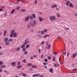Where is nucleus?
Segmentation results:
<instances>
[{"label": "nucleus", "instance_id": "nucleus-31", "mask_svg": "<svg viewBox=\"0 0 77 77\" xmlns=\"http://www.w3.org/2000/svg\"><path fill=\"white\" fill-rule=\"evenodd\" d=\"M14 32H15L14 30H13L11 32V34H14Z\"/></svg>", "mask_w": 77, "mask_h": 77}, {"label": "nucleus", "instance_id": "nucleus-3", "mask_svg": "<svg viewBox=\"0 0 77 77\" xmlns=\"http://www.w3.org/2000/svg\"><path fill=\"white\" fill-rule=\"evenodd\" d=\"M25 42L24 44H25V45H26L28 43H29V40H27V39H25L24 40Z\"/></svg>", "mask_w": 77, "mask_h": 77}, {"label": "nucleus", "instance_id": "nucleus-24", "mask_svg": "<svg viewBox=\"0 0 77 77\" xmlns=\"http://www.w3.org/2000/svg\"><path fill=\"white\" fill-rule=\"evenodd\" d=\"M20 50V48L19 47L17 48L16 49V50H17V51H19Z\"/></svg>", "mask_w": 77, "mask_h": 77}, {"label": "nucleus", "instance_id": "nucleus-45", "mask_svg": "<svg viewBox=\"0 0 77 77\" xmlns=\"http://www.w3.org/2000/svg\"><path fill=\"white\" fill-rule=\"evenodd\" d=\"M30 25L28 24L27 25V28H29V27H30Z\"/></svg>", "mask_w": 77, "mask_h": 77}, {"label": "nucleus", "instance_id": "nucleus-60", "mask_svg": "<svg viewBox=\"0 0 77 77\" xmlns=\"http://www.w3.org/2000/svg\"><path fill=\"white\" fill-rule=\"evenodd\" d=\"M3 53L2 52H0V55H2Z\"/></svg>", "mask_w": 77, "mask_h": 77}, {"label": "nucleus", "instance_id": "nucleus-33", "mask_svg": "<svg viewBox=\"0 0 77 77\" xmlns=\"http://www.w3.org/2000/svg\"><path fill=\"white\" fill-rule=\"evenodd\" d=\"M24 53L25 54H28V51H25L24 52Z\"/></svg>", "mask_w": 77, "mask_h": 77}, {"label": "nucleus", "instance_id": "nucleus-26", "mask_svg": "<svg viewBox=\"0 0 77 77\" xmlns=\"http://www.w3.org/2000/svg\"><path fill=\"white\" fill-rule=\"evenodd\" d=\"M47 30H48V29H45L44 30V32L45 33H46V32H47Z\"/></svg>", "mask_w": 77, "mask_h": 77}, {"label": "nucleus", "instance_id": "nucleus-52", "mask_svg": "<svg viewBox=\"0 0 77 77\" xmlns=\"http://www.w3.org/2000/svg\"><path fill=\"white\" fill-rule=\"evenodd\" d=\"M56 10H57V11H59L60 10V9H59V8H56Z\"/></svg>", "mask_w": 77, "mask_h": 77}, {"label": "nucleus", "instance_id": "nucleus-7", "mask_svg": "<svg viewBox=\"0 0 77 77\" xmlns=\"http://www.w3.org/2000/svg\"><path fill=\"white\" fill-rule=\"evenodd\" d=\"M70 4V2L69 1H67L66 2V6H68V5H69Z\"/></svg>", "mask_w": 77, "mask_h": 77}, {"label": "nucleus", "instance_id": "nucleus-50", "mask_svg": "<svg viewBox=\"0 0 77 77\" xmlns=\"http://www.w3.org/2000/svg\"><path fill=\"white\" fill-rule=\"evenodd\" d=\"M4 72H6V73H7L8 74V73H9V72H7V71L6 70H4Z\"/></svg>", "mask_w": 77, "mask_h": 77}, {"label": "nucleus", "instance_id": "nucleus-18", "mask_svg": "<svg viewBox=\"0 0 77 77\" xmlns=\"http://www.w3.org/2000/svg\"><path fill=\"white\" fill-rule=\"evenodd\" d=\"M49 71L52 73H53V69L52 68H51L50 69H49Z\"/></svg>", "mask_w": 77, "mask_h": 77}, {"label": "nucleus", "instance_id": "nucleus-53", "mask_svg": "<svg viewBox=\"0 0 77 77\" xmlns=\"http://www.w3.org/2000/svg\"><path fill=\"white\" fill-rule=\"evenodd\" d=\"M43 64L44 65H47V63H43Z\"/></svg>", "mask_w": 77, "mask_h": 77}, {"label": "nucleus", "instance_id": "nucleus-38", "mask_svg": "<svg viewBox=\"0 0 77 77\" xmlns=\"http://www.w3.org/2000/svg\"><path fill=\"white\" fill-rule=\"evenodd\" d=\"M20 1H21V2H23V3H25V1L24 0H21Z\"/></svg>", "mask_w": 77, "mask_h": 77}, {"label": "nucleus", "instance_id": "nucleus-32", "mask_svg": "<svg viewBox=\"0 0 77 77\" xmlns=\"http://www.w3.org/2000/svg\"><path fill=\"white\" fill-rule=\"evenodd\" d=\"M50 47H51V45H48V49H50Z\"/></svg>", "mask_w": 77, "mask_h": 77}, {"label": "nucleus", "instance_id": "nucleus-14", "mask_svg": "<svg viewBox=\"0 0 77 77\" xmlns=\"http://www.w3.org/2000/svg\"><path fill=\"white\" fill-rule=\"evenodd\" d=\"M15 10L14 9H13L11 12V14H13V13L15 12Z\"/></svg>", "mask_w": 77, "mask_h": 77}, {"label": "nucleus", "instance_id": "nucleus-29", "mask_svg": "<svg viewBox=\"0 0 77 77\" xmlns=\"http://www.w3.org/2000/svg\"><path fill=\"white\" fill-rule=\"evenodd\" d=\"M26 10L24 9H22L21 10V11L22 12H25Z\"/></svg>", "mask_w": 77, "mask_h": 77}, {"label": "nucleus", "instance_id": "nucleus-39", "mask_svg": "<svg viewBox=\"0 0 77 77\" xmlns=\"http://www.w3.org/2000/svg\"><path fill=\"white\" fill-rule=\"evenodd\" d=\"M14 36V34H11V35H10V37L11 38H12V36Z\"/></svg>", "mask_w": 77, "mask_h": 77}, {"label": "nucleus", "instance_id": "nucleus-55", "mask_svg": "<svg viewBox=\"0 0 77 77\" xmlns=\"http://www.w3.org/2000/svg\"><path fill=\"white\" fill-rule=\"evenodd\" d=\"M74 15H75V17H77V13H75V14H74Z\"/></svg>", "mask_w": 77, "mask_h": 77}, {"label": "nucleus", "instance_id": "nucleus-51", "mask_svg": "<svg viewBox=\"0 0 77 77\" xmlns=\"http://www.w3.org/2000/svg\"><path fill=\"white\" fill-rule=\"evenodd\" d=\"M7 15V13L5 12V17H6V15Z\"/></svg>", "mask_w": 77, "mask_h": 77}, {"label": "nucleus", "instance_id": "nucleus-10", "mask_svg": "<svg viewBox=\"0 0 77 77\" xmlns=\"http://www.w3.org/2000/svg\"><path fill=\"white\" fill-rule=\"evenodd\" d=\"M11 65L13 66H15V65H16V63H15V62H13L11 63Z\"/></svg>", "mask_w": 77, "mask_h": 77}, {"label": "nucleus", "instance_id": "nucleus-42", "mask_svg": "<svg viewBox=\"0 0 77 77\" xmlns=\"http://www.w3.org/2000/svg\"><path fill=\"white\" fill-rule=\"evenodd\" d=\"M45 62H48V60H47V59H45Z\"/></svg>", "mask_w": 77, "mask_h": 77}, {"label": "nucleus", "instance_id": "nucleus-13", "mask_svg": "<svg viewBox=\"0 0 77 77\" xmlns=\"http://www.w3.org/2000/svg\"><path fill=\"white\" fill-rule=\"evenodd\" d=\"M50 36V35L48 34H46L45 36L43 37L44 38H45L46 37H49Z\"/></svg>", "mask_w": 77, "mask_h": 77}, {"label": "nucleus", "instance_id": "nucleus-34", "mask_svg": "<svg viewBox=\"0 0 77 77\" xmlns=\"http://www.w3.org/2000/svg\"><path fill=\"white\" fill-rule=\"evenodd\" d=\"M37 2H38L37 0H35L34 2V4H36V3H37Z\"/></svg>", "mask_w": 77, "mask_h": 77}, {"label": "nucleus", "instance_id": "nucleus-25", "mask_svg": "<svg viewBox=\"0 0 77 77\" xmlns=\"http://www.w3.org/2000/svg\"><path fill=\"white\" fill-rule=\"evenodd\" d=\"M55 60H56V59L55 58V57H53V58L52 61H53V62H54V61H55Z\"/></svg>", "mask_w": 77, "mask_h": 77}, {"label": "nucleus", "instance_id": "nucleus-30", "mask_svg": "<svg viewBox=\"0 0 77 77\" xmlns=\"http://www.w3.org/2000/svg\"><path fill=\"white\" fill-rule=\"evenodd\" d=\"M62 54H64V55H65L66 54V52H63L62 53Z\"/></svg>", "mask_w": 77, "mask_h": 77}, {"label": "nucleus", "instance_id": "nucleus-48", "mask_svg": "<svg viewBox=\"0 0 77 77\" xmlns=\"http://www.w3.org/2000/svg\"><path fill=\"white\" fill-rule=\"evenodd\" d=\"M19 9H20V7H17V8H16V9L17 10H19Z\"/></svg>", "mask_w": 77, "mask_h": 77}, {"label": "nucleus", "instance_id": "nucleus-59", "mask_svg": "<svg viewBox=\"0 0 77 77\" xmlns=\"http://www.w3.org/2000/svg\"><path fill=\"white\" fill-rule=\"evenodd\" d=\"M20 65V62H18V64L17 65Z\"/></svg>", "mask_w": 77, "mask_h": 77}, {"label": "nucleus", "instance_id": "nucleus-4", "mask_svg": "<svg viewBox=\"0 0 77 77\" xmlns=\"http://www.w3.org/2000/svg\"><path fill=\"white\" fill-rule=\"evenodd\" d=\"M29 19H30V16H29L28 17L25 18V21L26 22H27V21H29Z\"/></svg>", "mask_w": 77, "mask_h": 77}, {"label": "nucleus", "instance_id": "nucleus-17", "mask_svg": "<svg viewBox=\"0 0 77 77\" xmlns=\"http://www.w3.org/2000/svg\"><path fill=\"white\" fill-rule=\"evenodd\" d=\"M22 67H23V66H17V69H20V68H22Z\"/></svg>", "mask_w": 77, "mask_h": 77}, {"label": "nucleus", "instance_id": "nucleus-1", "mask_svg": "<svg viewBox=\"0 0 77 77\" xmlns=\"http://www.w3.org/2000/svg\"><path fill=\"white\" fill-rule=\"evenodd\" d=\"M49 18L51 21H55L56 19V17L54 16H49Z\"/></svg>", "mask_w": 77, "mask_h": 77}, {"label": "nucleus", "instance_id": "nucleus-20", "mask_svg": "<svg viewBox=\"0 0 77 77\" xmlns=\"http://www.w3.org/2000/svg\"><path fill=\"white\" fill-rule=\"evenodd\" d=\"M32 17L34 18H36V15H35V14H32Z\"/></svg>", "mask_w": 77, "mask_h": 77}, {"label": "nucleus", "instance_id": "nucleus-47", "mask_svg": "<svg viewBox=\"0 0 77 77\" xmlns=\"http://www.w3.org/2000/svg\"><path fill=\"white\" fill-rule=\"evenodd\" d=\"M44 41H42L41 44V45H42L43 44H44Z\"/></svg>", "mask_w": 77, "mask_h": 77}, {"label": "nucleus", "instance_id": "nucleus-15", "mask_svg": "<svg viewBox=\"0 0 77 77\" xmlns=\"http://www.w3.org/2000/svg\"><path fill=\"white\" fill-rule=\"evenodd\" d=\"M25 44L24 43L22 45L21 47V48H23L25 47Z\"/></svg>", "mask_w": 77, "mask_h": 77}, {"label": "nucleus", "instance_id": "nucleus-16", "mask_svg": "<svg viewBox=\"0 0 77 77\" xmlns=\"http://www.w3.org/2000/svg\"><path fill=\"white\" fill-rule=\"evenodd\" d=\"M13 36H14V38H16V37H17V33L14 32V33L13 34Z\"/></svg>", "mask_w": 77, "mask_h": 77}, {"label": "nucleus", "instance_id": "nucleus-22", "mask_svg": "<svg viewBox=\"0 0 77 77\" xmlns=\"http://www.w3.org/2000/svg\"><path fill=\"white\" fill-rule=\"evenodd\" d=\"M22 75H23L24 77H26L27 76V74L26 73H23L22 74Z\"/></svg>", "mask_w": 77, "mask_h": 77}, {"label": "nucleus", "instance_id": "nucleus-58", "mask_svg": "<svg viewBox=\"0 0 77 77\" xmlns=\"http://www.w3.org/2000/svg\"><path fill=\"white\" fill-rule=\"evenodd\" d=\"M23 63H25V62H26V60H23Z\"/></svg>", "mask_w": 77, "mask_h": 77}, {"label": "nucleus", "instance_id": "nucleus-27", "mask_svg": "<svg viewBox=\"0 0 77 77\" xmlns=\"http://www.w3.org/2000/svg\"><path fill=\"white\" fill-rule=\"evenodd\" d=\"M20 2V1H17V2H14V4H18L19 2Z\"/></svg>", "mask_w": 77, "mask_h": 77}, {"label": "nucleus", "instance_id": "nucleus-8", "mask_svg": "<svg viewBox=\"0 0 77 77\" xmlns=\"http://www.w3.org/2000/svg\"><path fill=\"white\" fill-rule=\"evenodd\" d=\"M69 6L70 8H73L74 7V5H73V4L72 3H70Z\"/></svg>", "mask_w": 77, "mask_h": 77}, {"label": "nucleus", "instance_id": "nucleus-5", "mask_svg": "<svg viewBox=\"0 0 77 77\" xmlns=\"http://www.w3.org/2000/svg\"><path fill=\"white\" fill-rule=\"evenodd\" d=\"M40 75V73L32 75V77H37Z\"/></svg>", "mask_w": 77, "mask_h": 77}, {"label": "nucleus", "instance_id": "nucleus-28", "mask_svg": "<svg viewBox=\"0 0 77 77\" xmlns=\"http://www.w3.org/2000/svg\"><path fill=\"white\" fill-rule=\"evenodd\" d=\"M6 67V66L5 65H2L1 66V68H5Z\"/></svg>", "mask_w": 77, "mask_h": 77}, {"label": "nucleus", "instance_id": "nucleus-35", "mask_svg": "<svg viewBox=\"0 0 77 77\" xmlns=\"http://www.w3.org/2000/svg\"><path fill=\"white\" fill-rule=\"evenodd\" d=\"M12 39L11 38H10L9 39V41H10L11 42H12Z\"/></svg>", "mask_w": 77, "mask_h": 77}, {"label": "nucleus", "instance_id": "nucleus-43", "mask_svg": "<svg viewBox=\"0 0 77 77\" xmlns=\"http://www.w3.org/2000/svg\"><path fill=\"white\" fill-rule=\"evenodd\" d=\"M23 48V51H26V48Z\"/></svg>", "mask_w": 77, "mask_h": 77}, {"label": "nucleus", "instance_id": "nucleus-64", "mask_svg": "<svg viewBox=\"0 0 77 77\" xmlns=\"http://www.w3.org/2000/svg\"><path fill=\"white\" fill-rule=\"evenodd\" d=\"M39 77H44V76L42 75H40L39 76Z\"/></svg>", "mask_w": 77, "mask_h": 77}, {"label": "nucleus", "instance_id": "nucleus-61", "mask_svg": "<svg viewBox=\"0 0 77 77\" xmlns=\"http://www.w3.org/2000/svg\"><path fill=\"white\" fill-rule=\"evenodd\" d=\"M38 53H41V49H38Z\"/></svg>", "mask_w": 77, "mask_h": 77}, {"label": "nucleus", "instance_id": "nucleus-2", "mask_svg": "<svg viewBox=\"0 0 77 77\" xmlns=\"http://www.w3.org/2000/svg\"><path fill=\"white\" fill-rule=\"evenodd\" d=\"M37 22H36V21L34 20L33 21V23H30V25L31 26H35V25H36V24H37Z\"/></svg>", "mask_w": 77, "mask_h": 77}, {"label": "nucleus", "instance_id": "nucleus-19", "mask_svg": "<svg viewBox=\"0 0 77 77\" xmlns=\"http://www.w3.org/2000/svg\"><path fill=\"white\" fill-rule=\"evenodd\" d=\"M5 44L7 45H9L10 43L8 42H5Z\"/></svg>", "mask_w": 77, "mask_h": 77}, {"label": "nucleus", "instance_id": "nucleus-9", "mask_svg": "<svg viewBox=\"0 0 77 77\" xmlns=\"http://www.w3.org/2000/svg\"><path fill=\"white\" fill-rule=\"evenodd\" d=\"M8 41V38H5L4 39V42H6V41Z\"/></svg>", "mask_w": 77, "mask_h": 77}, {"label": "nucleus", "instance_id": "nucleus-6", "mask_svg": "<svg viewBox=\"0 0 77 77\" xmlns=\"http://www.w3.org/2000/svg\"><path fill=\"white\" fill-rule=\"evenodd\" d=\"M72 56L73 58H75L76 56H77V52H76L75 53L73 54Z\"/></svg>", "mask_w": 77, "mask_h": 77}, {"label": "nucleus", "instance_id": "nucleus-56", "mask_svg": "<svg viewBox=\"0 0 77 77\" xmlns=\"http://www.w3.org/2000/svg\"><path fill=\"white\" fill-rule=\"evenodd\" d=\"M38 37H39V38H42V36L41 35H39Z\"/></svg>", "mask_w": 77, "mask_h": 77}, {"label": "nucleus", "instance_id": "nucleus-46", "mask_svg": "<svg viewBox=\"0 0 77 77\" xmlns=\"http://www.w3.org/2000/svg\"><path fill=\"white\" fill-rule=\"evenodd\" d=\"M77 68L74 69L72 70V71H75V70H77Z\"/></svg>", "mask_w": 77, "mask_h": 77}, {"label": "nucleus", "instance_id": "nucleus-41", "mask_svg": "<svg viewBox=\"0 0 77 77\" xmlns=\"http://www.w3.org/2000/svg\"><path fill=\"white\" fill-rule=\"evenodd\" d=\"M32 63H29V64H27V65L28 66H30V65H32Z\"/></svg>", "mask_w": 77, "mask_h": 77}, {"label": "nucleus", "instance_id": "nucleus-40", "mask_svg": "<svg viewBox=\"0 0 77 77\" xmlns=\"http://www.w3.org/2000/svg\"><path fill=\"white\" fill-rule=\"evenodd\" d=\"M53 53L54 54V55H57V53H56L55 52L53 51Z\"/></svg>", "mask_w": 77, "mask_h": 77}, {"label": "nucleus", "instance_id": "nucleus-36", "mask_svg": "<svg viewBox=\"0 0 77 77\" xmlns=\"http://www.w3.org/2000/svg\"><path fill=\"white\" fill-rule=\"evenodd\" d=\"M44 31H42L41 32V34H42V35H43V34H44Z\"/></svg>", "mask_w": 77, "mask_h": 77}, {"label": "nucleus", "instance_id": "nucleus-21", "mask_svg": "<svg viewBox=\"0 0 77 77\" xmlns=\"http://www.w3.org/2000/svg\"><path fill=\"white\" fill-rule=\"evenodd\" d=\"M32 68H37V66L36 65H33L32 66Z\"/></svg>", "mask_w": 77, "mask_h": 77}, {"label": "nucleus", "instance_id": "nucleus-57", "mask_svg": "<svg viewBox=\"0 0 77 77\" xmlns=\"http://www.w3.org/2000/svg\"><path fill=\"white\" fill-rule=\"evenodd\" d=\"M57 17H60V14H57Z\"/></svg>", "mask_w": 77, "mask_h": 77}, {"label": "nucleus", "instance_id": "nucleus-37", "mask_svg": "<svg viewBox=\"0 0 77 77\" xmlns=\"http://www.w3.org/2000/svg\"><path fill=\"white\" fill-rule=\"evenodd\" d=\"M29 45H27L26 46V48H29Z\"/></svg>", "mask_w": 77, "mask_h": 77}, {"label": "nucleus", "instance_id": "nucleus-44", "mask_svg": "<svg viewBox=\"0 0 77 77\" xmlns=\"http://www.w3.org/2000/svg\"><path fill=\"white\" fill-rule=\"evenodd\" d=\"M3 65V62L2 61H0V65Z\"/></svg>", "mask_w": 77, "mask_h": 77}, {"label": "nucleus", "instance_id": "nucleus-23", "mask_svg": "<svg viewBox=\"0 0 77 77\" xmlns=\"http://www.w3.org/2000/svg\"><path fill=\"white\" fill-rule=\"evenodd\" d=\"M56 7H57V5H52V8H56Z\"/></svg>", "mask_w": 77, "mask_h": 77}, {"label": "nucleus", "instance_id": "nucleus-63", "mask_svg": "<svg viewBox=\"0 0 77 77\" xmlns=\"http://www.w3.org/2000/svg\"><path fill=\"white\" fill-rule=\"evenodd\" d=\"M48 59L49 60H50V59H51V58L50 57H48Z\"/></svg>", "mask_w": 77, "mask_h": 77}, {"label": "nucleus", "instance_id": "nucleus-49", "mask_svg": "<svg viewBox=\"0 0 77 77\" xmlns=\"http://www.w3.org/2000/svg\"><path fill=\"white\" fill-rule=\"evenodd\" d=\"M30 18L31 20H32V19H33V17H32V16H30Z\"/></svg>", "mask_w": 77, "mask_h": 77}, {"label": "nucleus", "instance_id": "nucleus-54", "mask_svg": "<svg viewBox=\"0 0 77 77\" xmlns=\"http://www.w3.org/2000/svg\"><path fill=\"white\" fill-rule=\"evenodd\" d=\"M61 60V58H60V57L59 58V61L60 62V61Z\"/></svg>", "mask_w": 77, "mask_h": 77}, {"label": "nucleus", "instance_id": "nucleus-11", "mask_svg": "<svg viewBox=\"0 0 77 77\" xmlns=\"http://www.w3.org/2000/svg\"><path fill=\"white\" fill-rule=\"evenodd\" d=\"M39 20L41 22L43 21V18H42V17H39Z\"/></svg>", "mask_w": 77, "mask_h": 77}, {"label": "nucleus", "instance_id": "nucleus-12", "mask_svg": "<svg viewBox=\"0 0 77 77\" xmlns=\"http://www.w3.org/2000/svg\"><path fill=\"white\" fill-rule=\"evenodd\" d=\"M7 33V31L6 30H5L4 32V36H6V33Z\"/></svg>", "mask_w": 77, "mask_h": 77}, {"label": "nucleus", "instance_id": "nucleus-62", "mask_svg": "<svg viewBox=\"0 0 77 77\" xmlns=\"http://www.w3.org/2000/svg\"><path fill=\"white\" fill-rule=\"evenodd\" d=\"M29 70H30V71H32V70H33V68H31L29 69Z\"/></svg>", "mask_w": 77, "mask_h": 77}]
</instances>
